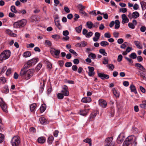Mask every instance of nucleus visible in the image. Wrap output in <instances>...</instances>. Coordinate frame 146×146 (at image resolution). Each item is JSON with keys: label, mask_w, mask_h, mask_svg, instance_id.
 <instances>
[{"label": "nucleus", "mask_w": 146, "mask_h": 146, "mask_svg": "<svg viewBox=\"0 0 146 146\" xmlns=\"http://www.w3.org/2000/svg\"><path fill=\"white\" fill-rule=\"evenodd\" d=\"M98 75L99 77L102 80H104L105 79H108L109 78V76L108 75L104 73H98Z\"/></svg>", "instance_id": "ddd939ff"}, {"label": "nucleus", "mask_w": 146, "mask_h": 146, "mask_svg": "<svg viewBox=\"0 0 146 146\" xmlns=\"http://www.w3.org/2000/svg\"><path fill=\"white\" fill-rule=\"evenodd\" d=\"M124 138L125 136L124 135L121 134H120L117 139V142L118 144L121 143L124 140Z\"/></svg>", "instance_id": "f8f14e48"}, {"label": "nucleus", "mask_w": 146, "mask_h": 146, "mask_svg": "<svg viewBox=\"0 0 146 146\" xmlns=\"http://www.w3.org/2000/svg\"><path fill=\"white\" fill-rule=\"evenodd\" d=\"M69 52L73 54L74 56H76L78 55V54L76 52L73 50L72 49H70L69 50Z\"/></svg>", "instance_id": "3c124183"}, {"label": "nucleus", "mask_w": 146, "mask_h": 146, "mask_svg": "<svg viewBox=\"0 0 146 146\" xmlns=\"http://www.w3.org/2000/svg\"><path fill=\"white\" fill-rule=\"evenodd\" d=\"M46 106L45 104H44L42 105L40 108V110L41 112H44L46 109Z\"/></svg>", "instance_id": "b1692460"}, {"label": "nucleus", "mask_w": 146, "mask_h": 146, "mask_svg": "<svg viewBox=\"0 0 146 146\" xmlns=\"http://www.w3.org/2000/svg\"><path fill=\"white\" fill-rule=\"evenodd\" d=\"M42 66V65L41 64L39 63L38 64L37 66L36 69L37 71H38Z\"/></svg>", "instance_id": "774afa93"}, {"label": "nucleus", "mask_w": 146, "mask_h": 146, "mask_svg": "<svg viewBox=\"0 0 146 146\" xmlns=\"http://www.w3.org/2000/svg\"><path fill=\"white\" fill-rule=\"evenodd\" d=\"M121 18L122 19V23L123 24H124L129 22V20L125 14H123L121 15Z\"/></svg>", "instance_id": "dca6fc26"}, {"label": "nucleus", "mask_w": 146, "mask_h": 146, "mask_svg": "<svg viewBox=\"0 0 146 146\" xmlns=\"http://www.w3.org/2000/svg\"><path fill=\"white\" fill-rule=\"evenodd\" d=\"M101 45L102 46L105 47L109 45V43L106 41H102L100 43Z\"/></svg>", "instance_id": "c9c22d12"}, {"label": "nucleus", "mask_w": 146, "mask_h": 146, "mask_svg": "<svg viewBox=\"0 0 146 146\" xmlns=\"http://www.w3.org/2000/svg\"><path fill=\"white\" fill-rule=\"evenodd\" d=\"M91 99L90 97H86L82 98L81 102L85 103H88L91 101Z\"/></svg>", "instance_id": "6ab92c4d"}, {"label": "nucleus", "mask_w": 146, "mask_h": 146, "mask_svg": "<svg viewBox=\"0 0 146 146\" xmlns=\"http://www.w3.org/2000/svg\"><path fill=\"white\" fill-rule=\"evenodd\" d=\"M9 92V90L7 86L5 87L4 88L3 90V92L4 93H7Z\"/></svg>", "instance_id": "8fccbe9b"}, {"label": "nucleus", "mask_w": 146, "mask_h": 146, "mask_svg": "<svg viewBox=\"0 0 146 146\" xmlns=\"http://www.w3.org/2000/svg\"><path fill=\"white\" fill-rule=\"evenodd\" d=\"M88 68L89 69V72L88 74L90 76H93L95 74V72L94 71V69L93 67L88 66Z\"/></svg>", "instance_id": "2eb2a0df"}, {"label": "nucleus", "mask_w": 146, "mask_h": 146, "mask_svg": "<svg viewBox=\"0 0 146 146\" xmlns=\"http://www.w3.org/2000/svg\"><path fill=\"white\" fill-rule=\"evenodd\" d=\"M45 43L46 45H47L49 47H50L52 46V43L50 40H45Z\"/></svg>", "instance_id": "37998d69"}, {"label": "nucleus", "mask_w": 146, "mask_h": 146, "mask_svg": "<svg viewBox=\"0 0 146 146\" xmlns=\"http://www.w3.org/2000/svg\"><path fill=\"white\" fill-rule=\"evenodd\" d=\"M83 141L86 143H88L90 146L92 145V140L90 139L87 138L84 140Z\"/></svg>", "instance_id": "72a5a7b5"}, {"label": "nucleus", "mask_w": 146, "mask_h": 146, "mask_svg": "<svg viewBox=\"0 0 146 146\" xmlns=\"http://www.w3.org/2000/svg\"><path fill=\"white\" fill-rule=\"evenodd\" d=\"M114 36L115 38H118L119 37V33L117 32H114L113 33Z\"/></svg>", "instance_id": "338daca9"}, {"label": "nucleus", "mask_w": 146, "mask_h": 146, "mask_svg": "<svg viewBox=\"0 0 146 146\" xmlns=\"http://www.w3.org/2000/svg\"><path fill=\"white\" fill-rule=\"evenodd\" d=\"M108 67L110 69H111L112 70L115 68L114 65L112 64H108Z\"/></svg>", "instance_id": "5fc2aeb1"}, {"label": "nucleus", "mask_w": 146, "mask_h": 146, "mask_svg": "<svg viewBox=\"0 0 146 146\" xmlns=\"http://www.w3.org/2000/svg\"><path fill=\"white\" fill-rule=\"evenodd\" d=\"M39 121L40 123L42 124H44L46 123V120L45 118L43 117H42L39 118Z\"/></svg>", "instance_id": "f704fd0d"}, {"label": "nucleus", "mask_w": 146, "mask_h": 146, "mask_svg": "<svg viewBox=\"0 0 146 146\" xmlns=\"http://www.w3.org/2000/svg\"><path fill=\"white\" fill-rule=\"evenodd\" d=\"M50 52L52 56H55V57L57 58H59V54L60 52L59 50H57L54 48H52L50 50Z\"/></svg>", "instance_id": "423d86ee"}, {"label": "nucleus", "mask_w": 146, "mask_h": 146, "mask_svg": "<svg viewBox=\"0 0 146 146\" xmlns=\"http://www.w3.org/2000/svg\"><path fill=\"white\" fill-rule=\"evenodd\" d=\"M99 51L100 53L103 54L104 56H106L107 55V53L105 52V50L104 49H100Z\"/></svg>", "instance_id": "4c0bfd02"}, {"label": "nucleus", "mask_w": 146, "mask_h": 146, "mask_svg": "<svg viewBox=\"0 0 146 146\" xmlns=\"http://www.w3.org/2000/svg\"><path fill=\"white\" fill-rule=\"evenodd\" d=\"M4 140V135L2 133H0V143L3 142Z\"/></svg>", "instance_id": "c03bdc74"}, {"label": "nucleus", "mask_w": 146, "mask_h": 146, "mask_svg": "<svg viewBox=\"0 0 146 146\" xmlns=\"http://www.w3.org/2000/svg\"><path fill=\"white\" fill-rule=\"evenodd\" d=\"M139 74H138V75H139L140 76L141 78H142L143 80H145L146 81V76H145V74L143 72H142L140 71H139Z\"/></svg>", "instance_id": "e433bc0d"}, {"label": "nucleus", "mask_w": 146, "mask_h": 146, "mask_svg": "<svg viewBox=\"0 0 146 146\" xmlns=\"http://www.w3.org/2000/svg\"><path fill=\"white\" fill-rule=\"evenodd\" d=\"M44 62L47 65L48 68L50 70L52 68V65L51 63L47 60L44 61Z\"/></svg>", "instance_id": "a878e982"}, {"label": "nucleus", "mask_w": 146, "mask_h": 146, "mask_svg": "<svg viewBox=\"0 0 146 146\" xmlns=\"http://www.w3.org/2000/svg\"><path fill=\"white\" fill-rule=\"evenodd\" d=\"M112 91L113 94L116 97H118L119 96V94L117 93L116 90L115 88H113L112 89Z\"/></svg>", "instance_id": "58836bf2"}, {"label": "nucleus", "mask_w": 146, "mask_h": 146, "mask_svg": "<svg viewBox=\"0 0 146 146\" xmlns=\"http://www.w3.org/2000/svg\"><path fill=\"white\" fill-rule=\"evenodd\" d=\"M31 66V65L28 62L25 64L23 67L21 69L20 73V76L25 78L27 80L30 79L33 74L34 69H30L28 70H26Z\"/></svg>", "instance_id": "f257e3e1"}, {"label": "nucleus", "mask_w": 146, "mask_h": 146, "mask_svg": "<svg viewBox=\"0 0 146 146\" xmlns=\"http://www.w3.org/2000/svg\"><path fill=\"white\" fill-rule=\"evenodd\" d=\"M88 57L90 58L91 57L93 59H94L96 57V55L95 54L91 52L90 54L88 55Z\"/></svg>", "instance_id": "de8ad7c7"}, {"label": "nucleus", "mask_w": 146, "mask_h": 146, "mask_svg": "<svg viewBox=\"0 0 146 146\" xmlns=\"http://www.w3.org/2000/svg\"><path fill=\"white\" fill-rule=\"evenodd\" d=\"M11 143L12 146H19L21 141L18 136H14L12 138Z\"/></svg>", "instance_id": "39448f33"}, {"label": "nucleus", "mask_w": 146, "mask_h": 146, "mask_svg": "<svg viewBox=\"0 0 146 146\" xmlns=\"http://www.w3.org/2000/svg\"><path fill=\"white\" fill-rule=\"evenodd\" d=\"M104 37L108 38H110L111 37L110 34L108 33H106L104 35Z\"/></svg>", "instance_id": "e2e57ef3"}, {"label": "nucleus", "mask_w": 146, "mask_h": 146, "mask_svg": "<svg viewBox=\"0 0 146 146\" xmlns=\"http://www.w3.org/2000/svg\"><path fill=\"white\" fill-rule=\"evenodd\" d=\"M119 12L123 13H125L127 11V9L126 8H121L119 9Z\"/></svg>", "instance_id": "864d4df0"}, {"label": "nucleus", "mask_w": 146, "mask_h": 146, "mask_svg": "<svg viewBox=\"0 0 146 146\" xmlns=\"http://www.w3.org/2000/svg\"><path fill=\"white\" fill-rule=\"evenodd\" d=\"M38 60V58H33L28 61V63H29L30 65H32L35 64Z\"/></svg>", "instance_id": "f3484780"}, {"label": "nucleus", "mask_w": 146, "mask_h": 146, "mask_svg": "<svg viewBox=\"0 0 146 146\" xmlns=\"http://www.w3.org/2000/svg\"><path fill=\"white\" fill-rule=\"evenodd\" d=\"M129 57L133 59H134L137 58V55L135 53H131L129 56Z\"/></svg>", "instance_id": "ea45409f"}, {"label": "nucleus", "mask_w": 146, "mask_h": 146, "mask_svg": "<svg viewBox=\"0 0 146 146\" xmlns=\"http://www.w3.org/2000/svg\"><path fill=\"white\" fill-rule=\"evenodd\" d=\"M140 4L142 10H145L146 9V3L144 1H142L140 2Z\"/></svg>", "instance_id": "c85d7f7f"}, {"label": "nucleus", "mask_w": 146, "mask_h": 146, "mask_svg": "<svg viewBox=\"0 0 146 146\" xmlns=\"http://www.w3.org/2000/svg\"><path fill=\"white\" fill-rule=\"evenodd\" d=\"M92 32L90 31L86 35V36L87 37L89 38L92 36Z\"/></svg>", "instance_id": "680f3d73"}, {"label": "nucleus", "mask_w": 146, "mask_h": 146, "mask_svg": "<svg viewBox=\"0 0 146 146\" xmlns=\"http://www.w3.org/2000/svg\"><path fill=\"white\" fill-rule=\"evenodd\" d=\"M1 100H0V106L3 110L6 113L8 112L7 110V104L3 101L2 98H0Z\"/></svg>", "instance_id": "6e6552de"}, {"label": "nucleus", "mask_w": 146, "mask_h": 146, "mask_svg": "<svg viewBox=\"0 0 146 146\" xmlns=\"http://www.w3.org/2000/svg\"><path fill=\"white\" fill-rule=\"evenodd\" d=\"M46 140L45 138L42 137H39L38 139V142L40 143H44Z\"/></svg>", "instance_id": "4be33fe9"}, {"label": "nucleus", "mask_w": 146, "mask_h": 146, "mask_svg": "<svg viewBox=\"0 0 146 146\" xmlns=\"http://www.w3.org/2000/svg\"><path fill=\"white\" fill-rule=\"evenodd\" d=\"M125 58L131 64H132L133 62V60L127 57H125Z\"/></svg>", "instance_id": "13d9d810"}, {"label": "nucleus", "mask_w": 146, "mask_h": 146, "mask_svg": "<svg viewBox=\"0 0 146 146\" xmlns=\"http://www.w3.org/2000/svg\"><path fill=\"white\" fill-rule=\"evenodd\" d=\"M93 25V24L91 21H88L86 23V25L88 28L89 29H91Z\"/></svg>", "instance_id": "2f4dec72"}, {"label": "nucleus", "mask_w": 146, "mask_h": 146, "mask_svg": "<svg viewBox=\"0 0 146 146\" xmlns=\"http://www.w3.org/2000/svg\"><path fill=\"white\" fill-rule=\"evenodd\" d=\"M61 92L63 93L64 96H68L69 95V91L68 87L66 85H64L62 87Z\"/></svg>", "instance_id": "9d476101"}, {"label": "nucleus", "mask_w": 146, "mask_h": 146, "mask_svg": "<svg viewBox=\"0 0 146 146\" xmlns=\"http://www.w3.org/2000/svg\"><path fill=\"white\" fill-rule=\"evenodd\" d=\"M122 58L123 56L121 54L119 55L118 56L117 61L119 62H121L122 60Z\"/></svg>", "instance_id": "4d7b16f0"}, {"label": "nucleus", "mask_w": 146, "mask_h": 146, "mask_svg": "<svg viewBox=\"0 0 146 146\" xmlns=\"http://www.w3.org/2000/svg\"><path fill=\"white\" fill-rule=\"evenodd\" d=\"M59 20H58L56 21H55V24L56 27L59 30L61 29L62 27L59 23Z\"/></svg>", "instance_id": "412c9836"}, {"label": "nucleus", "mask_w": 146, "mask_h": 146, "mask_svg": "<svg viewBox=\"0 0 146 146\" xmlns=\"http://www.w3.org/2000/svg\"><path fill=\"white\" fill-rule=\"evenodd\" d=\"M11 11L14 13H16L17 12V11L15 7V6L13 5L11 7Z\"/></svg>", "instance_id": "79ce46f5"}, {"label": "nucleus", "mask_w": 146, "mask_h": 146, "mask_svg": "<svg viewBox=\"0 0 146 146\" xmlns=\"http://www.w3.org/2000/svg\"><path fill=\"white\" fill-rule=\"evenodd\" d=\"M139 14L138 12L137 11H135L132 14L130 13L128 15L129 18L131 19L132 18L136 19L139 17Z\"/></svg>", "instance_id": "1a4fd4ad"}, {"label": "nucleus", "mask_w": 146, "mask_h": 146, "mask_svg": "<svg viewBox=\"0 0 146 146\" xmlns=\"http://www.w3.org/2000/svg\"><path fill=\"white\" fill-rule=\"evenodd\" d=\"M11 52L9 50H5L0 55V60L2 61L8 59L10 56Z\"/></svg>", "instance_id": "7ed1b4c3"}, {"label": "nucleus", "mask_w": 146, "mask_h": 146, "mask_svg": "<svg viewBox=\"0 0 146 146\" xmlns=\"http://www.w3.org/2000/svg\"><path fill=\"white\" fill-rule=\"evenodd\" d=\"M44 84L45 82L44 81H43V84L41 85V86L40 87L39 92H40V93H42L43 91V89L44 88Z\"/></svg>", "instance_id": "a19ab883"}, {"label": "nucleus", "mask_w": 146, "mask_h": 146, "mask_svg": "<svg viewBox=\"0 0 146 146\" xmlns=\"http://www.w3.org/2000/svg\"><path fill=\"white\" fill-rule=\"evenodd\" d=\"M99 104L103 108H105L107 105L106 102L103 100H100L99 101Z\"/></svg>", "instance_id": "a211bd4d"}, {"label": "nucleus", "mask_w": 146, "mask_h": 146, "mask_svg": "<svg viewBox=\"0 0 146 146\" xmlns=\"http://www.w3.org/2000/svg\"><path fill=\"white\" fill-rule=\"evenodd\" d=\"M130 88L131 92H133L135 94L137 93V92L136 91V88L135 87V86L133 84L131 85Z\"/></svg>", "instance_id": "bb28decb"}, {"label": "nucleus", "mask_w": 146, "mask_h": 146, "mask_svg": "<svg viewBox=\"0 0 146 146\" xmlns=\"http://www.w3.org/2000/svg\"><path fill=\"white\" fill-rule=\"evenodd\" d=\"M112 137L107 138L105 141L104 146H114L115 143Z\"/></svg>", "instance_id": "0eeeda50"}, {"label": "nucleus", "mask_w": 146, "mask_h": 146, "mask_svg": "<svg viewBox=\"0 0 146 146\" xmlns=\"http://www.w3.org/2000/svg\"><path fill=\"white\" fill-rule=\"evenodd\" d=\"M137 60L139 62H141L143 60L142 57L141 56H138L137 57Z\"/></svg>", "instance_id": "69168bd1"}, {"label": "nucleus", "mask_w": 146, "mask_h": 146, "mask_svg": "<svg viewBox=\"0 0 146 146\" xmlns=\"http://www.w3.org/2000/svg\"><path fill=\"white\" fill-rule=\"evenodd\" d=\"M31 55V52L29 51H27L24 52L23 56L25 57H28L30 56Z\"/></svg>", "instance_id": "cd10ccee"}, {"label": "nucleus", "mask_w": 146, "mask_h": 146, "mask_svg": "<svg viewBox=\"0 0 146 146\" xmlns=\"http://www.w3.org/2000/svg\"><path fill=\"white\" fill-rule=\"evenodd\" d=\"M78 6H81V8H80V13H81L83 12V9H84L85 8V7L83 6L81 4H79L78 5Z\"/></svg>", "instance_id": "09e8293b"}, {"label": "nucleus", "mask_w": 146, "mask_h": 146, "mask_svg": "<svg viewBox=\"0 0 146 146\" xmlns=\"http://www.w3.org/2000/svg\"><path fill=\"white\" fill-rule=\"evenodd\" d=\"M134 43L138 48L139 49L142 48V47L139 45L140 44V42L139 41L136 40L135 41Z\"/></svg>", "instance_id": "473e14b6"}, {"label": "nucleus", "mask_w": 146, "mask_h": 146, "mask_svg": "<svg viewBox=\"0 0 146 146\" xmlns=\"http://www.w3.org/2000/svg\"><path fill=\"white\" fill-rule=\"evenodd\" d=\"M140 107L142 108L146 109V104L144 103H143V104H140Z\"/></svg>", "instance_id": "052dcab7"}, {"label": "nucleus", "mask_w": 146, "mask_h": 146, "mask_svg": "<svg viewBox=\"0 0 146 146\" xmlns=\"http://www.w3.org/2000/svg\"><path fill=\"white\" fill-rule=\"evenodd\" d=\"M52 37L54 39H58L60 38V36L58 35H52Z\"/></svg>", "instance_id": "0e129e2a"}, {"label": "nucleus", "mask_w": 146, "mask_h": 146, "mask_svg": "<svg viewBox=\"0 0 146 146\" xmlns=\"http://www.w3.org/2000/svg\"><path fill=\"white\" fill-rule=\"evenodd\" d=\"M81 47H84L87 45V43L85 41H82L80 42Z\"/></svg>", "instance_id": "6e6d98bb"}, {"label": "nucleus", "mask_w": 146, "mask_h": 146, "mask_svg": "<svg viewBox=\"0 0 146 146\" xmlns=\"http://www.w3.org/2000/svg\"><path fill=\"white\" fill-rule=\"evenodd\" d=\"M64 95L63 94L59 93L57 94V97L59 99H62L64 98Z\"/></svg>", "instance_id": "49530a36"}, {"label": "nucleus", "mask_w": 146, "mask_h": 146, "mask_svg": "<svg viewBox=\"0 0 146 146\" xmlns=\"http://www.w3.org/2000/svg\"><path fill=\"white\" fill-rule=\"evenodd\" d=\"M95 36L93 38V40L95 42L97 41L100 38V34L98 32H96L95 34Z\"/></svg>", "instance_id": "aec40b11"}, {"label": "nucleus", "mask_w": 146, "mask_h": 146, "mask_svg": "<svg viewBox=\"0 0 146 146\" xmlns=\"http://www.w3.org/2000/svg\"><path fill=\"white\" fill-rule=\"evenodd\" d=\"M115 29H118L120 27V22L118 20H116L115 21Z\"/></svg>", "instance_id": "393cba45"}, {"label": "nucleus", "mask_w": 146, "mask_h": 146, "mask_svg": "<svg viewBox=\"0 0 146 146\" xmlns=\"http://www.w3.org/2000/svg\"><path fill=\"white\" fill-rule=\"evenodd\" d=\"M54 139V137L53 136H51L49 137L48 138V143L50 144H51L52 143V141Z\"/></svg>", "instance_id": "a18cd8bd"}, {"label": "nucleus", "mask_w": 146, "mask_h": 146, "mask_svg": "<svg viewBox=\"0 0 146 146\" xmlns=\"http://www.w3.org/2000/svg\"><path fill=\"white\" fill-rule=\"evenodd\" d=\"M135 66L139 70L142 71L143 72H146V70L145 69L141 64H140L139 63H136L135 64Z\"/></svg>", "instance_id": "9b49d317"}, {"label": "nucleus", "mask_w": 146, "mask_h": 146, "mask_svg": "<svg viewBox=\"0 0 146 146\" xmlns=\"http://www.w3.org/2000/svg\"><path fill=\"white\" fill-rule=\"evenodd\" d=\"M88 111V110H81L80 114L83 116L86 115L87 114Z\"/></svg>", "instance_id": "7c9ffc66"}, {"label": "nucleus", "mask_w": 146, "mask_h": 146, "mask_svg": "<svg viewBox=\"0 0 146 146\" xmlns=\"http://www.w3.org/2000/svg\"><path fill=\"white\" fill-rule=\"evenodd\" d=\"M36 106V104L34 103L32 104L30 107L31 111H34Z\"/></svg>", "instance_id": "c756f323"}, {"label": "nucleus", "mask_w": 146, "mask_h": 146, "mask_svg": "<svg viewBox=\"0 0 146 146\" xmlns=\"http://www.w3.org/2000/svg\"><path fill=\"white\" fill-rule=\"evenodd\" d=\"M137 22L136 20L134 19L133 20L132 23H129L128 24L129 27L131 29H133L135 28V26L136 25Z\"/></svg>", "instance_id": "4468645a"}, {"label": "nucleus", "mask_w": 146, "mask_h": 146, "mask_svg": "<svg viewBox=\"0 0 146 146\" xmlns=\"http://www.w3.org/2000/svg\"><path fill=\"white\" fill-rule=\"evenodd\" d=\"M82 25H81L79 27H76L75 28L76 32L78 33H80L82 28Z\"/></svg>", "instance_id": "5701e85b"}, {"label": "nucleus", "mask_w": 146, "mask_h": 146, "mask_svg": "<svg viewBox=\"0 0 146 146\" xmlns=\"http://www.w3.org/2000/svg\"><path fill=\"white\" fill-rule=\"evenodd\" d=\"M65 66L66 67H69L72 66V63L71 62H66L65 64Z\"/></svg>", "instance_id": "603ef678"}, {"label": "nucleus", "mask_w": 146, "mask_h": 146, "mask_svg": "<svg viewBox=\"0 0 146 146\" xmlns=\"http://www.w3.org/2000/svg\"><path fill=\"white\" fill-rule=\"evenodd\" d=\"M137 138L134 135L128 136L123 143V146H136Z\"/></svg>", "instance_id": "f03ea898"}, {"label": "nucleus", "mask_w": 146, "mask_h": 146, "mask_svg": "<svg viewBox=\"0 0 146 146\" xmlns=\"http://www.w3.org/2000/svg\"><path fill=\"white\" fill-rule=\"evenodd\" d=\"M27 23V20L25 19H23L18 21L13 24L14 28H19L24 27Z\"/></svg>", "instance_id": "20e7f679"}, {"label": "nucleus", "mask_w": 146, "mask_h": 146, "mask_svg": "<svg viewBox=\"0 0 146 146\" xmlns=\"http://www.w3.org/2000/svg\"><path fill=\"white\" fill-rule=\"evenodd\" d=\"M72 69L74 71H76L78 70V67L76 65H73L72 67Z\"/></svg>", "instance_id": "bf43d9fd"}]
</instances>
